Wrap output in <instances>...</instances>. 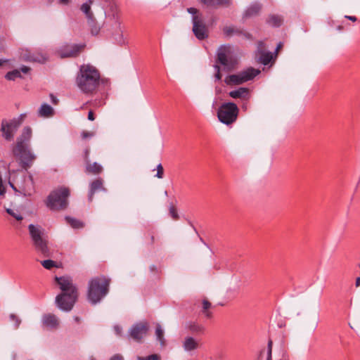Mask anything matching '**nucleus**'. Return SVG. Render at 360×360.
Masks as SVG:
<instances>
[{
	"instance_id": "obj_1",
	"label": "nucleus",
	"mask_w": 360,
	"mask_h": 360,
	"mask_svg": "<svg viewBox=\"0 0 360 360\" xmlns=\"http://www.w3.org/2000/svg\"><path fill=\"white\" fill-rule=\"evenodd\" d=\"M32 136V128L25 127L11 148L13 155L19 161L22 169L9 170L8 184L16 194L25 197H30L35 192L33 176L27 172L37 158L31 148Z\"/></svg>"
},
{
	"instance_id": "obj_2",
	"label": "nucleus",
	"mask_w": 360,
	"mask_h": 360,
	"mask_svg": "<svg viewBox=\"0 0 360 360\" xmlns=\"http://www.w3.org/2000/svg\"><path fill=\"white\" fill-rule=\"evenodd\" d=\"M62 293L56 297V303L62 311H70L77 300V290L69 277H56Z\"/></svg>"
},
{
	"instance_id": "obj_3",
	"label": "nucleus",
	"mask_w": 360,
	"mask_h": 360,
	"mask_svg": "<svg viewBox=\"0 0 360 360\" xmlns=\"http://www.w3.org/2000/svg\"><path fill=\"white\" fill-rule=\"evenodd\" d=\"M100 74L98 70L90 65H82L77 76L76 83L81 91L92 93L99 84Z\"/></svg>"
},
{
	"instance_id": "obj_4",
	"label": "nucleus",
	"mask_w": 360,
	"mask_h": 360,
	"mask_svg": "<svg viewBox=\"0 0 360 360\" xmlns=\"http://www.w3.org/2000/svg\"><path fill=\"white\" fill-rule=\"evenodd\" d=\"M28 231L36 251L44 257L50 256L48 247V236L44 228L39 225L30 224Z\"/></svg>"
},
{
	"instance_id": "obj_5",
	"label": "nucleus",
	"mask_w": 360,
	"mask_h": 360,
	"mask_svg": "<svg viewBox=\"0 0 360 360\" xmlns=\"http://www.w3.org/2000/svg\"><path fill=\"white\" fill-rule=\"evenodd\" d=\"M109 280L103 276L96 277L89 283L88 300L96 304L99 302L108 292Z\"/></svg>"
},
{
	"instance_id": "obj_6",
	"label": "nucleus",
	"mask_w": 360,
	"mask_h": 360,
	"mask_svg": "<svg viewBox=\"0 0 360 360\" xmlns=\"http://www.w3.org/2000/svg\"><path fill=\"white\" fill-rule=\"evenodd\" d=\"M26 114H20L18 117L13 119H3L1 122L0 132L1 137L6 141H12L15 133L24 122Z\"/></svg>"
},
{
	"instance_id": "obj_7",
	"label": "nucleus",
	"mask_w": 360,
	"mask_h": 360,
	"mask_svg": "<svg viewBox=\"0 0 360 360\" xmlns=\"http://www.w3.org/2000/svg\"><path fill=\"white\" fill-rule=\"evenodd\" d=\"M70 191L68 188L61 187L52 191L47 198L46 205L52 210H64L68 207Z\"/></svg>"
},
{
	"instance_id": "obj_8",
	"label": "nucleus",
	"mask_w": 360,
	"mask_h": 360,
	"mask_svg": "<svg viewBox=\"0 0 360 360\" xmlns=\"http://www.w3.org/2000/svg\"><path fill=\"white\" fill-rule=\"evenodd\" d=\"M238 111L236 104L231 102L224 103L219 107L217 117L221 122L229 125L236 120Z\"/></svg>"
},
{
	"instance_id": "obj_9",
	"label": "nucleus",
	"mask_w": 360,
	"mask_h": 360,
	"mask_svg": "<svg viewBox=\"0 0 360 360\" xmlns=\"http://www.w3.org/2000/svg\"><path fill=\"white\" fill-rule=\"evenodd\" d=\"M259 73L260 70L253 68H249L247 70L239 72L237 74L227 76L224 79V82L227 85H239L244 82L252 80Z\"/></svg>"
},
{
	"instance_id": "obj_10",
	"label": "nucleus",
	"mask_w": 360,
	"mask_h": 360,
	"mask_svg": "<svg viewBox=\"0 0 360 360\" xmlns=\"http://www.w3.org/2000/svg\"><path fill=\"white\" fill-rule=\"evenodd\" d=\"M232 48L230 45H221L217 49V62L224 66V69L229 71L235 68L236 60L232 56Z\"/></svg>"
},
{
	"instance_id": "obj_11",
	"label": "nucleus",
	"mask_w": 360,
	"mask_h": 360,
	"mask_svg": "<svg viewBox=\"0 0 360 360\" xmlns=\"http://www.w3.org/2000/svg\"><path fill=\"white\" fill-rule=\"evenodd\" d=\"M147 322H139L131 326L129 333L130 337L137 342H141L148 331Z\"/></svg>"
},
{
	"instance_id": "obj_12",
	"label": "nucleus",
	"mask_w": 360,
	"mask_h": 360,
	"mask_svg": "<svg viewBox=\"0 0 360 360\" xmlns=\"http://www.w3.org/2000/svg\"><path fill=\"white\" fill-rule=\"evenodd\" d=\"M193 32L199 40H203L208 37L207 27L202 18L198 20L193 18Z\"/></svg>"
},
{
	"instance_id": "obj_13",
	"label": "nucleus",
	"mask_w": 360,
	"mask_h": 360,
	"mask_svg": "<svg viewBox=\"0 0 360 360\" xmlns=\"http://www.w3.org/2000/svg\"><path fill=\"white\" fill-rule=\"evenodd\" d=\"M112 19L113 22L112 24V35L113 39L117 44L123 45L125 44V40L122 34L121 21L117 14H113Z\"/></svg>"
},
{
	"instance_id": "obj_14",
	"label": "nucleus",
	"mask_w": 360,
	"mask_h": 360,
	"mask_svg": "<svg viewBox=\"0 0 360 360\" xmlns=\"http://www.w3.org/2000/svg\"><path fill=\"white\" fill-rule=\"evenodd\" d=\"M84 46V45L76 44H67L60 49L58 53L61 58L76 57L79 54Z\"/></svg>"
},
{
	"instance_id": "obj_15",
	"label": "nucleus",
	"mask_w": 360,
	"mask_h": 360,
	"mask_svg": "<svg viewBox=\"0 0 360 360\" xmlns=\"http://www.w3.org/2000/svg\"><path fill=\"white\" fill-rule=\"evenodd\" d=\"M265 50L264 43L259 41L257 44V53L259 55L258 61L264 65H268L273 59V53L271 52H266Z\"/></svg>"
},
{
	"instance_id": "obj_16",
	"label": "nucleus",
	"mask_w": 360,
	"mask_h": 360,
	"mask_svg": "<svg viewBox=\"0 0 360 360\" xmlns=\"http://www.w3.org/2000/svg\"><path fill=\"white\" fill-rule=\"evenodd\" d=\"M21 57L25 61L37 62L40 63H44L47 59V56L44 53H30L27 51L25 53H22Z\"/></svg>"
},
{
	"instance_id": "obj_17",
	"label": "nucleus",
	"mask_w": 360,
	"mask_h": 360,
	"mask_svg": "<svg viewBox=\"0 0 360 360\" xmlns=\"http://www.w3.org/2000/svg\"><path fill=\"white\" fill-rule=\"evenodd\" d=\"M30 68L22 65L20 69H15L6 73L5 77L8 80H15L16 78H23L22 74H29Z\"/></svg>"
},
{
	"instance_id": "obj_18",
	"label": "nucleus",
	"mask_w": 360,
	"mask_h": 360,
	"mask_svg": "<svg viewBox=\"0 0 360 360\" xmlns=\"http://www.w3.org/2000/svg\"><path fill=\"white\" fill-rule=\"evenodd\" d=\"M100 190L105 191V188H104L103 186V180L99 178L92 181L90 184V190L88 196L89 202H91L93 200L94 193L97 191Z\"/></svg>"
},
{
	"instance_id": "obj_19",
	"label": "nucleus",
	"mask_w": 360,
	"mask_h": 360,
	"mask_svg": "<svg viewBox=\"0 0 360 360\" xmlns=\"http://www.w3.org/2000/svg\"><path fill=\"white\" fill-rule=\"evenodd\" d=\"M43 324L49 328H56L58 326V319L56 315L48 314L42 317Z\"/></svg>"
},
{
	"instance_id": "obj_20",
	"label": "nucleus",
	"mask_w": 360,
	"mask_h": 360,
	"mask_svg": "<svg viewBox=\"0 0 360 360\" xmlns=\"http://www.w3.org/2000/svg\"><path fill=\"white\" fill-rule=\"evenodd\" d=\"M249 89L246 87H240L238 89L231 91L229 93V95L233 98H241V99H248L249 98Z\"/></svg>"
},
{
	"instance_id": "obj_21",
	"label": "nucleus",
	"mask_w": 360,
	"mask_h": 360,
	"mask_svg": "<svg viewBox=\"0 0 360 360\" xmlns=\"http://www.w3.org/2000/svg\"><path fill=\"white\" fill-rule=\"evenodd\" d=\"M92 4L93 0H88L80 7L81 11L85 14L86 18H87L88 23L93 22L94 14L91 11V6Z\"/></svg>"
},
{
	"instance_id": "obj_22",
	"label": "nucleus",
	"mask_w": 360,
	"mask_h": 360,
	"mask_svg": "<svg viewBox=\"0 0 360 360\" xmlns=\"http://www.w3.org/2000/svg\"><path fill=\"white\" fill-rule=\"evenodd\" d=\"M262 9V5L259 3L252 4L245 11L244 18H250L257 15Z\"/></svg>"
},
{
	"instance_id": "obj_23",
	"label": "nucleus",
	"mask_w": 360,
	"mask_h": 360,
	"mask_svg": "<svg viewBox=\"0 0 360 360\" xmlns=\"http://www.w3.org/2000/svg\"><path fill=\"white\" fill-rule=\"evenodd\" d=\"M198 342L193 337H186L183 342V347L185 351L191 352L198 348Z\"/></svg>"
},
{
	"instance_id": "obj_24",
	"label": "nucleus",
	"mask_w": 360,
	"mask_h": 360,
	"mask_svg": "<svg viewBox=\"0 0 360 360\" xmlns=\"http://www.w3.org/2000/svg\"><path fill=\"white\" fill-rule=\"evenodd\" d=\"M53 115V108L47 103H43L38 110V115L41 117H50Z\"/></svg>"
},
{
	"instance_id": "obj_25",
	"label": "nucleus",
	"mask_w": 360,
	"mask_h": 360,
	"mask_svg": "<svg viewBox=\"0 0 360 360\" xmlns=\"http://www.w3.org/2000/svg\"><path fill=\"white\" fill-rule=\"evenodd\" d=\"M155 336L158 341L160 342L161 346L165 345V340L164 338V330L162 328V326L158 323L156 325V329H155Z\"/></svg>"
},
{
	"instance_id": "obj_26",
	"label": "nucleus",
	"mask_w": 360,
	"mask_h": 360,
	"mask_svg": "<svg viewBox=\"0 0 360 360\" xmlns=\"http://www.w3.org/2000/svg\"><path fill=\"white\" fill-rule=\"evenodd\" d=\"M266 22L273 27H279L282 24V18L278 15H272L269 17Z\"/></svg>"
},
{
	"instance_id": "obj_27",
	"label": "nucleus",
	"mask_w": 360,
	"mask_h": 360,
	"mask_svg": "<svg viewBox=\"0 0 360 360\" xmlns=\"http://www.w3.org/2000/svg\"><path fill=\"white\" fill-rule=\"evenodd\" d=\"M102 167L98 164L97 162H94L93 164H89L86 166V171L89 173H92L94 174H99L102 172Z\"/></svg>"
},
{
	"instance_id": "obj_28",
	"label": "nucleus",
	"mask_w": 360,
	"mask_h": 360,
	"mask_svg": "<svg viewBox=\"0 0 360 360\" xmlns=\"http://www.w3.org/2000/svg\"><path fill=\"white\" fill-rule=\"evenodd\" d=\"M65 219L67 222L73 228V229H81L84 227V224L82 221L76 219L75 218H72L70 217H66Z\"/></svg>"
},
{
	"instance_id": "obj_29",
	"label": "nucleus",
	"mask_w": 360,
	"mask_h": 360,
	"mask_svg": "<svg viewBox=\"0 0 360 360\" xmlns=\"http://www.w3.org/2000/svg\"><path fill=\"white\" fill-rule=\"evenodd\" d=\"M224 34L227 37L232 36L233 34H240L242 33L240 30L235 28L233 26H226L223 28Z\"/></svg>"
},
{
	"instance_id": "obj_30",
	"label": "nucleus",
	"mask_w": 360,
	"mask_h": 360,
	"mask_svg": "<svg viewBox=\"0 0 360 360\" xmlns=\"http://www.w3.org/2000/svg\"><path fill=\"white\" fill-rule=\"evenodd\" d=\"M188 328L193 333H202L205 330V328L202 325H199L195 322L191 323Z\"/></svg>"
},
{
	"instance_id": "obj_31",
	"label": "nucleus",
	"mask_w": 360,
	"mask_h": 360,
	"mask_svg": "<svg viewBox=\"0 0 360 360\" xmlns=\"http://www.w3.org/2000/svg\"><path fill=\"white\" fill-rule=\"evenodd\" d=\"M211 306L212 304L208 300H203L202 312L207 318H210L212 316V313L208 311Z\"/></svg>"
},
{
	"instance_id": "obj_32",
	"label": "nucleus",
	"mask_w": 360,
	"mask_h": 360,
	"mask_svg": "<svg viewBox=\"0 0 360 360\" xmlns=\"http://www.w3.org/2000/svg\"><path fill=\"white\" fill-rule=\"evenodd\" d=\"M6 211L9 215L12 216L18 221H21L23 219L20 212L17 210L7 208Z\"/></svg>"
},
{
	"instance_id": "obj_33",
	"label": "nucleus",
	"mask_w": 360,
	"mask_h": 360,
	"mask_svg": "<svg viewBox=\"0 0 360 360\" xmlns=\"http://www.w3.org/2000/svg\"><path fill=\"white\" fill-rule=\"evenodd\" d=\"M231 4V0H214L213 7H229Z\"/></svg>"
},
{
	"instance_id": "obj_34",
	"label": "nucleus",
	"mask_w": 360,
	"mask_h": 360,
	"mask_svg": "<svg viewBox=\"0 0 360 360\" xmlns=\"http://www.w3.org/2000/svg\"><path fill=\"white\" fill-rule=\"evenodd\" d=\"M9 320L14 323V329H18L21 323V319L15 314L9 315Z\"/></svg>"
},
{
	"instance_id": "obj_35",
	"label": "nucleus",
	"mask_w": 360,
	"mask_h": 360,
	"mask_svg": "<svg viewBox=\"0 0 360 360\" xmlns=\"http://www.w3.org/2000/svg\"><path fill=\"white\" fill-rule=\"evenodd\" d=\"M41 265L46 269H51L53 267L57 266L56 262L51 259H46L42 261Z\"/></svg>"
},
{
	"instance_id": "obj_36",
	"label": "nucleus",
	"mask_w": 360,
	"mask_h": 360,
	"mask_svg": "<svg viewBox=\"0 0 360 360\" xmlns=\"http://www.w3.org/2000/svg\"><path fill=\"white\" fill-rule=\"evenodd\" d=\"M187 11L192 15V19L195 17L198 20L202 18V14L200 13L198 10L195 8H187Z\"/></svg>"
},
{
	"instance_id": "obj_37",
	"label": "nucleus",
	"mask_w": 360,
	"mask_h": 360,
	"mask_svg": "<svg viewBox=\"0 0 360 360\" xmlns=\"http://www.w3.org/2000/svg\"><path fill=\"white\" fill-rule=\"evenodd\" d=\"M89 25V26L91 27V34H94V35H96L98 34L99 31H100V27L99 26H97L96 24H95V22H94V18H93V22L91 23H88Z\"/></svg>"
},
{
	"instance_id": "obj_38",
	"label": "nucleus",
	"mask_w": 360,
	"mask_h": 360,
	"mask_svg": "<svg viewBox=\"0 0 360 360\" xmlns=\"http://www.w3.org/2000/svg\"><path fill=\"white\" fill-rule=\"evenodd\" d=\"M267 355L266 360H272V341L269 340L267 345Z\"/></svg>"
},
{
	"instance_id": "obj_39",
	"label": "nucleus",
	"mask_w": 360,
	"mask_h": 360,
	"mask_svg": "<svg viewBox=\"0 0 360 360\" xmlns=\"http://www.w3.org/2000/svg\"><path fill=\"white\" fill-rule=\"evenodd\" d=\"M157 170H158V172H157L155 176L158 177V179H162L163 176H164V169L161 164H159L157 166Z\"/></svg>"
},
{
	"instance_id": "obj_40",
	"label": "nucleus",
	"mask_w": 360,
	"mask_h": 360,
	"mask_svg": "<svg viewBox=\"0 0 360 360\" xmlns=\"http://www.w3.org/2000/svg\"><path fill=\"white\" fill-rule=\"evenodd\" d=\"M216 73L214 75L215 79L219 81L221 79V74L220 72V68L218 65H214Z\"/></svg>"
},
{
	"instance_id": "obj_41",
	"label": "nucleus",
	"mask_w": 360,
	"mask_h": 360,
	"mask_svg": "<svg viewBox=\"0 0 360 360\" xmlns=\"http://www.w3.org/2000/svg\"><path fill=\"white\" fill-rule=\"evenodd\" d=\"M169 214L174 219H178L179 215L176 208L174 206L169 207Z\"/></svg>"
},
{
	"instance_id": "obj_42",
	"label": "nucleus",
	"mask_w": 360,
	"mask_h": 360,
	"mask_svg": "<svg viewBox=\"0 0 360 360\" xmlns=\"http://www.w3.org/2000/svg\"><path fill=\"white\" fill-rule=\"evenodd\" d=\"M139 360H160V357L157 354H151L146 358L139 357Z\"/></svg>"
},
{
	"instance_id": "obj_43",
	"label": "nucleus",
	"mask_w": 360,
	"mask_h": 360,
	"mask_svg": "<svg viewBox=\"0 0 360 360\" xmlns=\"http://www.w3.org/2000/svg\"><path fill=\"white\" fill-rule=\"evenodd\" d=\"M198 1L209 7H213L214 3V0H198Z\"/></svg>"
},
{
	"instance_id": "obj_44",
	"label": "nucleus",
	"mask_w": 360,
	"mask_h": 360,
	"mask_svg": "<svg viewBox=\"0 0 360 360\" xmlns=\"http://www.w3.org/2000/svg\"><path fill=\"white\" fill-rule=\"evenodd\" d=\"M94 133L91 132V131H84L82 133V137L84 139H87V138H91V137L94 136Z\"/></svg>"
},
{
	"instance_id": "obj_45",
	"label": "nucleus",
	"mask_w": 360,
	"mask_h": 360,
	"mask_svg": "<svg viewBox=\"0 0 360 360\" xmlns=\"http://www.w3.org/2000/svg\"><path fill=\"white\" fill-rule=\"evenodd\" d=\"M6 193V188L4 186L2 179H0V195L4 196Z\"/></svg>"
},
{
	"instance_id": "obj_46",
	"label": "nucleus",
	"mask_w": 360,
	"mask_h": 360,
	"mask_svg": "<svg viewBox=\"0 0 360 360\" xmlns=\"http://www.w3.org/2000/svg\"><path fill=\"white\" fill-rule=\"evenodd\" d=\"M114 330L117 335H120L122 333V328L118 325L114 326Z\"/></svg>"
},
{
	"instance_id": "obj_47",
	"label": "nucleus",
	"mask_w": 360,
	"mask_h": 360,
	"mask_svg": "<svg viewBox=\"0 0 360 360\" xmlns=\"http://www.w3.org/2000/svg\"><path fill=\"white\" fill-rule=\"evenodd\" d=\"M110 360H123V357L120 354H115Z\"/></svg>"
},
{
	"instance_id": "obj_48",
	"label": "nucleus",
	"mask_w": 360,
	"mask_h": 360,
	"mask_svg": "<svg viewBox=\"0 0 360 360\" xmlns=\"http://www.w3.org/2000/svg\"><path fill=\"white\" fill-rule=\"evenodd\" d=\"M88 119L90 120V121H94L95 120V116H94V114L93 112V111L90 110L88 113Z\"/></svg>"
},
{
	"instance_id": "obj_49",
	"label": "nucleus",
	"mask_w": 360,
	"mask_h": 360,
	"mask_svg": "<svg viewBox=\"0 0 360 360\" xmlns=\"http://www.w3.org/2000/svg\"><path fill=\"white\" fill-rule=\"evenodd\" d=\"M345 18H347L349 20H352L353 22H355L357 20L355 16H352V15H345Z\"/></svg>"
},
{
	"instance_id": "obj_50",
	"label": "nucleus",
	"mask_w": 360,
	"mask_h": 360,
	"mask_svg": "<svg viewBox=\"0 0 360 360\" xmlns=\"http://www.w3.org/2000/svg\"><path fill=\"white\" fill-rule=\"evenodd\" d=\"M51 99L53 103L57 104L58 99L56 96H54L53 94H51Z\"/></svg>"
},
{
	"instance_id": "obj_51",
	"label": "nucleus",
	"mask_w": 360,
	"mask_h": 360,
	"mask_svg": "<svg viewBox=\"0 0 360 360\" xmlns=\"http://www.w3.org/2000/svg\"><path fill=\"white\" fill-rule=\"evenodd\" d=\"M355 285H356V287L360 286V276L356 278Z\"/></svg>"
},
{
	"instance_id": "obj_52",
	"label": "nucleus",
	"mask_w": 360,
	"mask_h": 360,
	"mask_svg": "<svg viewBox=\"0 0 360 360\" xmlns=\"http://www.w3.org/2000/svg\"><path fill=\"white\" fill-rule=\"evenodd\" d=\"M60 3L62 4H68L69 3V0H59Z\"/></svg>"
},
{
	"instance_id": "obj_53",
	"label": "nucleus",
	"mask_w": 360,
	"mask_h": 360,
	"mask_svg": "<svg viewBox=\"0 0 360 360\" xmlns=\"http://www.w3.org/2000/svg\"><path fill=\"white\" fill-rule=\"evenodd\" d=\"M154 241H155V237H154V236H153V235H152V236H150V243H151V244H153V243H154Z\"/></svg>"
},
{
	"instance_id": "obj_54",
	"label": "nucleus",
	"mask_w": 360,
	"mask_h": 360,
	"mask_svg": "<svg viewBox=\"0 0 360 360\" xmlns=\"http://www.w3.org/2000/svg\"><path fill=\"white\" fill-rule=\"evenodd\" d=\"M5 63H6V60L0 59V66L3 65Z\"/></svg>"
},
{
	"instance_id": "obj_55",
	"label": "nucleus",
	"mask_w": 360,
	"mask_h": 360,
	"mask_svg": "<svg viewBox=\"0 0 360 360\" xmlns=\"http://www.w3.org/2000/svg\"><path fill=\"white\" fill-rule=\"evenodd\" d=\"M281 46H282V44H281V43H279V44H278V46H277V47H276V51H277L279 49H281Z\"/></svg>"
},
{
	"instance_id": "obj_56",
	"label": "nucleus",
	"mask_w": 360,
	"mask_h": 360,
	"mask_svg": "<svg viewBox=\"0 0 360 360\" xmlns=\"http://www.w3.org/2000/svg\"><path fill=\"white\" fill-rule=\"evenodd\" d=\"M75 321L79 322V318L76 316V317H75Z\"/></svg>"
},
{
	"instance_id": "obj_57",
	"label": "nucleus",
	"mask_w": 360,
	"mask_h": 360,
	"mask_svg": "<svg viewBox=\"0 0 360 360\" xmlns=\"http://www.w3.org/2000/svg\"><path fill=\"white\" fill-rule=\"evenodd\" d=\"M245 36L247 38H248V39H250V34H248H248H245Z\"/></svg>"
},
{
	"instance_id": "obj_58",
	"label": "nucleus",
	"mask_w": 360,
	"mask_h": 360,
	"mask_svg": "<svg viewBox=\"0 0 360 360\" xmlns=\"http://www.w3.org/2000/svg\"><path fill=\"white\" fill-rule=\"evenodd\" d=\"M263 353H264V352H263V351H262V352H260V355H259V357H260V358L262 356Z\"/></svg>"
}]
</instances>
